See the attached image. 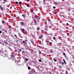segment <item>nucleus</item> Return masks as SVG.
<instances>
[{
  "label": "nucleus",
  "mask_w": 74,
  "mask_h": 74,
  "mask_svg": "<svg viewBox=\"0 0 74 74\" xmlns=\"http://www.w3.org/2000/svg\"><path fill=\"white\" fill-rule=\"evenodd\" d=\"M27 1L29 2V1H30V0H27Z\"/></svg>",
  "instance_id": "58836bf2"
},
{
  "label": "nucleus",
  "mask_w": 74,
  "mask_h": 74,
  "mask_svg": "<svg viewBox=\"0 0 74 74\" xmlns=\"http://www.w3.org/2000/svg\"><path fill=\"white\" fill-rule=\"evenodd\" d=\"M31 12H33V10H31Z\"/></svg>",
  "instance_id": "c9c22d12"
},
{
  "label": "nucleus",
  "mask_w": 74,
  "mask_h": 74,
  "mask_svg": "<svg viewBox=\"0 0 74 74\" xmlns=\"http://www.w3.org/2000/svg\"><path fill=\"white\" fill-rule=\"evenodd\" d=\"M25 61H26V62H27V61H28V59L26 58L25 60Z\"/></svg>",
  "instance_id": "393cba45"
},
{
  "label": "nucleus",
  "mask_w": 74,
  "mask_h": 74,
  "mask_svg": "<svg viewBox=\"0 0 74 74\" xmlns=\"http://www.w3.org/2000/svg\"><path fill=\"white\" fill-rule=\"evenodd\" d=\"M34 21L35 25H37V21H36V20L35 19H34Z\"/></svg>",
  "instance_id": "7ed1b4c3"
},
{
  "label": "nucleus",
  "mask_w": 74,
  "mask_h": 74,
  "mask_svg": "<svg viewBox=\"0 0 74 74\" xmlns=\"http://www.w3.org/2000/svg\"><path fill=\"white\" fill-rule=\"evenodd\" d=\"M5 21H2V23H5Z\"/></svg>",
  "instance_id": "2eb2a0df"
},
{
  "label": "nucleus",
  "mask_w": 74,
  "mask_h": 74,
  "mask_svg": "<svg viewBox=\"0 0 74 74\" xmlns=\"http://www.w3.org/2000/svg\"><path fill=\"white\" fill-rule=\"evenodd\" d=\"M11 57L12 58H15V56L14 55H11Z\"/></svg>",
  "instance_id": "39448f33"
},
{
  "label": "nucleus",
  "mask_w": 74,
  "mask_h": 74,
  "mask_svg": "<svg viewBox=\"0 0 74 74\" xmlns=\"http://www.w3.org/2000/svg\"><path fill=\"white\" fill-rule=\"evenodd\" d=\"M54 4H55V5H56L57 4V3L56 2H55L54 3Z\"/></svg>",
  "instance_id": "7c9ffc66"
},
{
  "label": "nucleus",
  "mask_w": 74,
  "mask_h": 74,
  "mask_svg": "<svg viewBox=\"0 0 74 74\" xmlns=\"http://www.w3.org/2000/svg\"><path fill=\"white\" fill-rule=\"evenodd\" d=\"M62 1H64V0H62Z\"/></svg>",
  "instance_id": "052dcab7"
},
{
  "label": "nucleus",
  "mask_w": 74,
  "mask_h": 74,
  "mask_svg": "<svg viewBox=\"0 0 74 74\" xmlns=\"http://www.w3.org/2000/svg\"><path fill=\"white\" fill-rule=\"evenodd\" d=\"M19 4H22V3L21 2H19Z\"/></svg>",
  "instance_id": "5701e85b"
},
{
  "label": "nucleus",
  "mask_w": 74,
  "mask_h": 74,
  "mask_svg": "<svg viewBox=\"0 0 74 74\" xmlns=\"http://www.w3.org/2000/svg\"><path fill=\"white\" fill-rule=\"evenodd\" d=\"M53 9H55L56 8V7H55V6H53Z\"/></svg>",
  "instance_id": "bb28decb"
},
{
  "label": "nucleus",
  "mask_w": 74,
  "mask_h": 74,
  "mask_svg": "<svg viewBox=\"0 0 74 74\" xmlns=\"http://www.w3.org/2000/svg\"><path fill=\"white\" fill-rule=\"evenodd\" d=\"M50 51L51 52V53H53V51H52V49H51L50 50Z\"/></svg>",
  "instance_id": "6e6552de"
},
{
  "label": "nucleus",
  "mask_w": 74,
  "mask_h": 74,
  "mask_svg": "<svg viewBox=\"0 0 74 74\" xmlns=\"http://www.w3.org/2000/svg\"><path fill=\"white\" fill-rule=\"evenodd\" d=\"M30 47L31 48H32V47H31V46H30Z\"/></svg>",
  "instance_id": "338daca9"
},
{
  "label": "nucleus",
  "mask_w": 74,
  "mask_h": 74,
  "mask_svg": "<svg viewBox=\"0 0 74 74\" xmlns=\"http://www.w3.org/2000/svg\"><path fill=\"white\" fill-rule=\"evenodd\" d=\"M24 51H22V53H24Z\"/></svg>",
  "instance_id": "79ce46f5"
},
{
  "label": "nucleus",
  "mask_w": 74,
  "mask_h": 74,
  "mask_svg": "<svg viewBox=\"0 0 74 74\" xmlns=\"http://www.w3.org/2000/svg\"><path fill=\"white\" fill-rule=\"evenodd\" d=\"M64 64H66V63H64Z\"/></svg>",
  "instance_id": "0e129e2a"
},
{
  "label": "nucleus",
  "mask_w": 74,
  "mask_h": 74,
  "mask_svg": "<svg viewBox=\"0 0 74 74\" xmlns=\"http://www.w3.org/2000/svg\"><path fill=\"white\" fill-rule=\"evenodd\" d=\"M41 32L42 33H43V31H42V30H41Z\"/></svg>",
  "instance_id": "473e14b6"
},
{
  "label": "nucleus",
  "mask_w": 74,
  "mask_h": 74,
  "mask_svg": "<svg viewBox=\"0 0 74 74\" xmlns=\"http://www.w3.org/2000/svg\"><path fill=\"white\" fill-rule=\"evenodd\" d=\"M2 30H3V31H4L5 32H7V30L6 29H3Z\"/></svg>",
  "instance_id": "1a4fd4ad"
},
{
  "label": "nucleus",
  "mask_w": 74,
  "mask_h": 74,
  "mask_svg": "<svg viewBox=\"0 0 74 74\" xmlns=\"http://www.w3.org/2000/svg\"><path fill=\"white\" fill-rule=\"evenodd\" d=\"M25 10H27V9H26V8H25Z\"/></svg>",
  "instance_id": "680f3d73"
},
{
  "label": "nucleus",
  "mask_w": 74,
  "mask_h": 74,
  "mask_svg": "<svg viewBox=\"0 0 74 74\" xmlns=\"http://www.w3.org/2000/svg\"><path fill=\"white\" fill-rule=\"evenodd\" d=\"M62 16H63V17H64V15H62Z\"/></svg>",
  "instance_id": "6e6d98bb"
},
{
  "label": "nucleus",
  "mask_w": 74,
  "mask_h": 74,
  "mask_svg": "<svg viewBox=\"0 0 74 74\" xmlns=\"http://www.w3.org/2000/svg\"><path fill=\"white\" fill-rule=\"evenodd\" d=\"M28 70H30V66H28Z\"/></svg>",
  "instance_id": "aec40b11"
},
{
  "label": "nucleus",
  "mask_w": 74,
  "mask_h": 74,
  "mask_svg": "<svg viewBox=\"0 0 74 74\" xmlns=\"http://www.w3.org/2000/svg\"><path fill=\"white\" fill-rule=\"evenodd\" d=\"M63 60L64 61H64H65V60H64V59H63Z\"/></svg>",
  "instance_id": "603ef678"
},
{
  "label": "nucleus",
  "mask_w": 74,
  "mask_h": 74,
  "mask_svg": "<svg viewBox=\"0 0 74 74\" xmlns=\"http://www.w3.org/2000/svg\"><path fill=\"white\" fill-rule=\"evenodd\" d=\"M60 63H62V62H61V61L60 62Z\"/></svg>",
  "instance_id": "5fc2aeb1"
},
{
  "label": "nucleus",
  "mask_w": 74,
  "mask_h": 74,
  "mask_svg": "<svg viewBox=\"0 0 74 74\" xmlns=\"http://www.w3.org/2000/svg\"><path fill=\"white\" fill-rule=\"evenodd\" d=\"M5 43H6V44H8V45H9V44H8V43H7V42H5Z\"/></svg>",
  "instance_id": "e433bc0d"
},
{
  "label": "nucleus",
  "mask_w": 74,
  "mask_h": 74,
  "mask_svg": "<svg viewBox=\"0 0 74 74\" xmlns=\"http://www.w3.org/2000/svg\"><path fill=\"white\" fill-rule=\"evenodd\" d=\"M72 48H73L74 49V46H73Z\"/></svg>",
  "instance_id": "864d4df0"
},
{
  "label": "nucleus",
  "mask_w": 74,
  "mask_h": 74,
  "mask_svg": "<svg viewBox=\"0 0 74 74\" xmlns=\"http://www.w3.org/2000/svg\"><path fill=\"white\" fill-rule=\"evenodd\" d=\"M14 36L15 37H16V38H17V37H18L17 35H14Z\"/></svg>",
  "instance_id": "4468645a"
},
{
  "label": "nucleus",
  "mask_w": 74,
  "mask_h": 74,
  "mask_svg": "<svg viewBox=\"0 0 74 74\" xmlns=\"http://www.w3.org/2000/svg\"><path fill=\"white\" fill-rule=\"evenodd\" d=\"M39 62H41V60H39Z\"/></svg>",
  "instance_id": "cd10ccee"
},
{
  "label": "nucleus",
  "mask_w": 74,
  "mask_h": 74,
  "mask_svg": "<svg viewBox=\"0 0 74 74\" xmlns=\"http://www.w3.org/2000/svg\"><path fill=\"white\" fill-rule=\"evenodd\" d=\"M3 45H4V44H3Z\"/></svg>",
  "instance_id": "774afa93"
},
{
  "label": "nucleus",
  "mask_w": 74,
  "mask_h": 74,
  "mask_svg": "<svg viewBox=\"0 0 74 74\" xmlns=\"http://www.w3.org/2000/svg\"><path fill=\"white\" fill-rule=\"evenodd\" d=\"M63 54L64 55H66V53H63Z\"/></svg>",
  "instance_id": "2f4dec72"
},
{
  "label": "nucleus",
  "mask_w": 74,
  "mask_h": 74,
  "mask_svg": "<svg viewBox=\"0 0 74 74\" xmlns=\"http://www.w3.org/2000/svg\"><path fill=\"white\" fill-rule=\"evenodd\" d=\"M39 54H41V51H39Z\"/></svg>",
  "instance_id": "4be33fe9"
},
{
  "label": "nucleus",
  "mask_w": 74,
  "mask_h": 74,
  "mask_svg": "<svg viewBox=\"0 0 74 74\" xmlns=\"http://www.w3.org/2000/svg\"><path fill=\"white\" fill-rule=\"evenodd\" d=\"M21 30H23V31H25V29H21Z\"/></svg>",
  "instance_id": "412c9836"
},
{
  "label": "nucleus",
  "mask_w": 74,
  "mask_h": 74,
  "mask_svg": "<svg viewBox=\"0 0 74 74\" xmlns=\"http://www.w3.org/2000/svg\"><path fill=\"white\" fill-rule=\"evenodd\" d=\"M54 14H56V13L55 12Z\"/></svg>",
  "instance_id": "de8ad7c7"
},
{
  "label": "nucleus",
  "mask_w": 74,
  "mask_h": 74,
  "mask_svg": "<svg viewBox=\"0 0 74 74\" xmlns=\"http://www.w3.org/2000/svg\"><path fill=\"white\" fill-rule=\"evenodd\" d=\"M37 30H40V27H38L37 29Z\"/></svg>",
  "instance_id": "dca6fc26"
},
{
  "label": "nucleus",
  "mask_w": 74,
  "mask_h": 74,
  "mask_svg": "<svg viewBox=\"0 0 74 74\" xmlns=\"http://www.w3.org/2000/svg\"><path fill=\"white\" fill-rule=\"evenodd\" d=\"M46 42H47V43H49V40H46Z\"/></svg>",
  "instance_id": "ddd939ff"
},
{
  "label": "nucleus",
  "mask_w": 74,
  "mask_h": 74,
  "mask_svg": "<svg viewBox=\"0 0 74 74\" xmlns=\"http://www.w3.org/2000/svg\"><path fill=\"white\" fill-rule=\"evenodd\" d=\"M62 64H64V62H63L62 63Z\"/></svg>",
  "instance_id": "a18cd8bd"
},
{
  "label": "nucleus",
  "mask_w": 74,
  "mask_h": 74,
  "mask_svg": "<svg viewBox=\"0 0 74 74\" xmlns=\"http://www.w3.org/2000/svg\"><path fill=\"white\" fill-rule=\"evenodd\" d=\"M19 41V40H16V41L15 42H16L17 43V44H18V42Z\"/></svg>",
  "instance_id": "9b49d317"
},
{
  "label": "nucleus",
  "mask_w": 74,
  "mask_h": 74,
  "mask_svg": "<svg viewBox=\"0 0 74 74\" xmlns=\"http://www.w3.org/2000/svg\"><path fill=\"white\" fill-rule=\"evenodd\" d=\"M67 34L68 36H69V35L70 34L69 33H68Z\"/></svg>",
  "instance_id": "72a5a7b5"
},
{
  "label": "nucleus",
  "mask_w": 74,
  "mask_h": 74,
  "mask_svg": "<svg viewBox=\"0 0 74 74\" xmlns=\"http://www.w3.org/2000/svg\"><path fill=\"white\" fill-rule=\"evenodd\" d=\"M45 27H47V25H46Z\"/></svg>",
  "instance_id": "e2e57ef3"
},
{
  "label": "nucleus",
  "mask_w": 74,
  "mask_h": 74,
  "mask_svg": "<svg viewBox=\"0 0 74 74\" xmlns=\"http://www.w3.org/2000/svg\"><path fill=\"white\" fill-rule=\"evenodd\" d=\"M22 16H23V18H25V14H23L22 15Z\"/></svg>",
  "instance_id": "9d476101"
},
{
  "label": "nucleus",
  "mask_w": 74,
  "mask_h": 74,
  "mask_svg": "<svg viewBox=\"0 0 74 74\" xmlns=\"http://www.w3.org/2000/svg\"><path fill=\"white\" fill-rule=\"evenodd\" d=\"M66 74H68V72H67V71H66Z\"/></svg>",
  "instance_id": "4c0bfd02"
},
{
  "label": "nucleus",
  "mask_w": 74,
  "mask_h": 74,
  "mask_svg": "<svg viewBox=\"0 0 74 74\" xmlns=\"http://www.w3.org/2000/svg\"><path fill=\"white\" fill-rule=\"evenodd\" d=\"M28 17L29 18H31V17L30 16V14H29L28 15Z\"/></svg>",
  "instance_id": "b1692460"
},
{
  "label": "nucleus",
  "mask_w": 74,
  "mask_h": 74,
  "mask_svg": "<svg viewBox=\"0 0 74 74\" xmlns=\"http://www.w3.org/2000/svg\"><path fill=\"white\" fill-rule=\"evenodd\" d=\"M27 7H30V6L28 4H27L26 5Z\"/></svg>",
  "instance_id": "f3484780"
},
{
  "label": "nucleus",
  "mask_w": 74,
  "mask_h": 74,
  "mask_svg": "<svg viewBox=\"0 0 74 74\" xmlns=\"http://www.w3.org/2000/svg\"><path fill=\"white\" fill-rule=\"evenodd\" d=\"M33 71H29V72L28 73L29 74H33Z\"/></svg>",
  "instance_id": "20e7f679"
},
{
  "label": "nucleus",
  "mask_w": 74,
  "mask_h": 74,
  "mask_svg": "<svg viewBox=\"0 0 74 74\" xmlns=\"http://www.w3.org/2000/svg\"><path fill=\"white\" fill-rule=\"evenodd\" d=\"M53 40H55L56 39V38H55V37H54L53 38Z\"/></svg>",
  "instance_id": "a211bd4d"
},
{
  "label": "nucleus",
  "mask_w": 74,
  "mask_h": 74,
  "mask_svg": "<svg viewBox=\"0 0 74 74\" xmlns=\"http://www.w3.org/2000/svg\"><path fill=\"white\" fill-rule=\"evenodd\" d=\"M18 34L19 35V36H20V37H22V36L21 35V34L20 33H18Z\"/></svg>",
  "instance_id": "423d86ee"
},
{
  "label": "nucleus",
  "mask_w": 74,
  "mask_h": 74,
  "mask_svg": "<svg viewBox=\"0 0 74 74\" xmlns=\"http://www.w3.org/2000/svg\"><path fill=\"white\" fill-rule=\"evenodd\" d=\"M20 25L21 26H25V24L23 22H21L20 23Z\"/></svg>",
  "instance_id": "f03ea898"
},
{
  "label": "nucleus",
  "mask_w": 74,
  "mask_h": 74,
  "mask_svg": "<svg viewBox=\"0 0 74 74\" xmlns=\"http://www.w3.org/2000/svg\"><path fill=\"white\" fill-rule=\"evenodd\" d=\"M64 63H66V61H64Z\"/></svg>",
  "instance_id": "4d7b16f0"
},
{
  "label": "nucleus",
  "mask_w": 74,
  "mask_h": 74,
  "mask_svg": "<svg viewBox=\"0 0 74 74\" xmlns=\"http://www.w3.org/2000/svg\"><path fill=\"white\" fill-rule=\"evenodd\" d=\"M19 50L20 51H22L21 50V49H19Z\"/></svg>",
  "instance_id": "49530a36"
},
{
  "label": "nucleus",
  "mask_w": 74,
  "mask_h": 74,
  "mask_svg": "<svg viewBox=\"0 0 74 74\" xmlns=\"http://www.w3.org/2000/svg\"><path fill=\"white\" fill-rule=\"evenodd\" d=\"M34 73H36V71H34Z\"/></svg>",
  "instance_id": "bf43d9fd"
},
{
  "label": "nucleus",
  "mask_w": 74,
  "mask_h": 74,
  "mask_svg": "<svg viewBox=\"0 0 74 74\" xmlns=\"http://www.w3.org/2000/svg\"><path fill=\"white\" fill-rule=\"evenodd\" d=\"M1 33H2V31H0V34H1Z\"/></svg>",
  "instance_id": "ea45409f"
},
{
  "label": "nucleus",
  "mask_w": 74,
  "mask_h": 74,
  "mask_svg": "<svg viewBox=\"0 0 74 74\" xmlns=\"http://www.w3.org/2000/svg\"><path fill=\"white\" fill-rule=\"evenodd\" d=\"M49 44H52V43L51 42H50Z\"/></svg>",
  "instance_id": "8fccbe9b"
},
{
  "label": "nucleus",
  "mask_w": 74,
  "mask_h": 74,
  "mask_svg": "<svg viewBox=\"0 0 74 74\" xmlns=\"http://www.w3.org/2000/svg\"><path fill=\"white\" fill-rule=\"evenodd\" d=\"M57 60H56V59L54 60V62H56Z\"/></svg>",
  "instance_id": "c85d7f7f"
},
{
  "label": "nucleus",
  "mask_w": 74,
  "mask_h": 74,
  "mask_svg": "<svg viewBox=\"0 0 74 74\" xmlns=\"http://www.w3.org/2000/svg\"><path fill=\"white\" fill-rule=\"evenodd\" d=\"M3 1H4V2H7V1H8L7 0H4Z\"/></svg>",
  "instance_id": "6ab92c4d"
},
{
  "label": "nucleus",
  "mask_w": 74,
  "mask_h": 74,
  "mask_svg": "<svg viewBox=\"0 0 74 74\" xmlns=\"http://www.w3.org/2000/svg\"><path fill=\"white\" fill-rule=\"evenodd\" d=\"M58 39H56V42H57V41H58Z\"/></svg>",
  "instance_id": "a878e982"
},
{
  "label": "nucleus",
  "mask_w": 74,
  "mask_h": 74,
  "mask_svg": "<svg viewBox=\"0 0 74 74\" xmlns=\"http://www.w3.org/2000/svg\"><path fill=\"white\" fill-rule=\"evenodd\" d=\"M39 38L40 39L41 38V36H39Z\"/></svg>",
  "instance_id": "a19ab883"
},
{
  "label": "nucleus",
  "mask_w": 74,
  "mask_h": 74,
  "mask_svg": "<svg viewBox=\"0 0 74 74\" xmlns=\"http://www.w3.org/2000/svg\"><path fill=\"white\" fill-rule=\"evenodd\" d=\"M66 25H69V23H66Z\"/></svg>",
  "instance_id": "09e8293b"
},
{
  "label": "nucleus",
  "mask_w": 74,
  "mask_h": 74,
  "mask_svg": "<svg viewBox=\"0 0 74 74\" xmlns=\"http://www.w3.org/2000/svg\"><path fill=\"white\" fill-rule=\"evenodd\" d=\"M59 67H60V68H62V66H59Z\"/></svg>",
  "instance_id": "37998d69"
},
{
  "label": "nucleus",
  "mask_w": 74,
  "mask_h": 74,
  "mask_svg": "<svg viewBox=\"0 0 74 74\" xmlns=\"http://www.w3.org/2000/svg\"><path fill=\"white\" fill-rule=\"evenodd\" d=\"M25 31L23 32V33H25Z\"/></svg>",
  "instance_id": "c03bdc74"
},
{
  "label": "nucleus",
  "mask_w": 74,
  "mask_h": 74,
  "mask_svg": "<svg viewBox=\"0 0 74 74\" xmlns=\"http://www.w3.org/2000/svg\"><path fill=\"white\" fill-rule=\"evenodd\" d=\"M1 5H0V8H1Z\"/></svg>",
  "instance_id": "69168bd1"
},
{
  "label": "nucleus",
  "mask_w": 74,
  "mask_h": 74,
  "mask_svg": "<svg viewBox=\"0 0 74 74\" xmlns=\"http://www.w3.org/2000/svg\"><path fill=\"white\" fill-rule=\"evenodd\" d=\"M1 10H3V7H1Z\"/></svg>",
  "instance_id": "c756f323"
},
{
  "label": "nucleus",
  "mask_w": 74,
  "mask_h": 74,
  "mask_svg": "<svg viewBox=\"0 0 74 74\" xmlns=\"http://www.w3.org/2000/svg\"><path fill=\"white\" fill-rule=\"evenodd\" d=\"M44 2H45V0H44Z\"/></svg>",
  "instance_id": "3c124183"
},
{
  "label": "nucleus",
  "mask_w": 74,
  "mask_h": 74,
  "mask_svg": "<svg viewBox=\"0 0 74 74\" xmlns=\"http://www.w3.org/2000/svg\"><path fill=\"white\" fill-rule=\"evenodd\" d=\"M31 42L32 43V44H34V42L32 41V40H31Z\"/></svg>",
  "instance_id": "f8f14e48"
},
{
  "label": "nucleus",
  "mask_w": 74,
  "mask_h": 74,
  "mask_svg": "<svg viewBox=\"0 0 74 74\" xmlns=\"http://www.w3.org/2000/svg\"><path fill=\"white\" fill-rule=\"evenodd\" d=\"M41 37H42V35H41Z\"/></svg>",
  "instance_id": "13d9d810"
},
{
  "label": "nucleus",
  "mask_w": 74,
  "mask_h": 74,
  "mask_svg": "<svg viewBox=\"0 0 74 74\" xmlns=\"http://www.w3.org/2000/svg\"><path fill=\"white\" fill-rule=\"evenodd\" d=\"M26 41L25 40H24L22 42V44H23V43L25 44L26 42Z\"/></svg>",
  "instance_id": "0eeeda50"
},
{
  "label": "nucleus",
  "mask_w": 74,
  "mask_h": 74,
  "mask_svg": "<svg viewBox=\"0 0 74 74\" xmlns=\"http://www.w3.org/2000/svg\"><path fill=\"white\" fill-rule=\"evenodd\" d=\"M5 51H1L0 52V55L2 56L4 58L5 57H6L7 56V54H5Z\"/></svg>",
  "instance_id": "f257e3e1"
},
{
  "label": "nucleus",
  "mask_w": 74,
  "mask_h": 74,
  "mask_svg": "<svg viewBox=\"0 0 74 74\" xmlns=\"http://www.w3.org/2000/svg\"><path fill=\"white\" fill-rule=\"evenodd\" d=\"M16 4H18V2H16Z\"/></svg>",
  "instance_id": "f704fd0d"
}]
</instances>
